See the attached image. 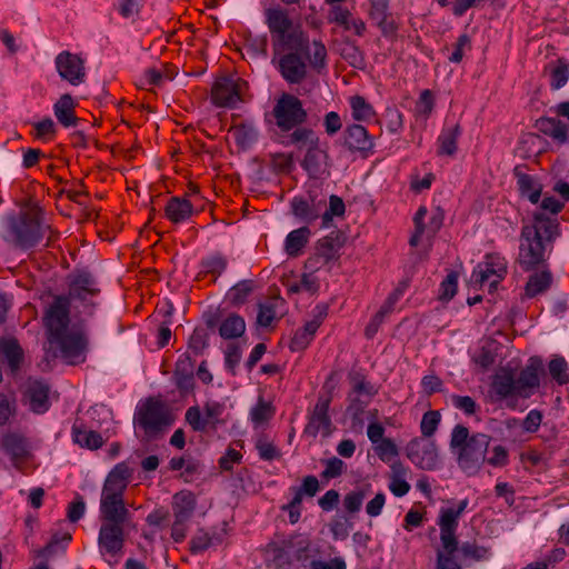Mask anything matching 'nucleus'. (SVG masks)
Returning <instances> with one entry per match:
<instances>
[{"label":"nucleus","instance_id":"2","mask_svg":"<svg viewBox=\"0 0 569 569\" xmlns=\"http://www.w3.org/2000/svg\"><path fill=\"white\" fill-rule=\"evenodd\" d=\"M559 236V223L542 212L535 213L533 222L521 229L518 261L526 271L546 261V250Z\"/></svg>","mask_w":569,"mask_h":569},{"label":"nucleus","instance_id":"40","mask_svg":"<svg viewBox=\"0 0 569 569\" xmlns=\"http://www.w3.org/2000/svg\"><path fill=\"white\" fill-rule=\"evenodd\" d=\"M551 378L560 386L569 383V366L561 356H555L548 363Z\"/></svg>","mask_w":569,"mask_h":569},{"label":"nucleus","instance_id":"34","mask_svg":"<svg viewBox=\"0 0 569 569\" xmlns=\"http://www.w3.org/2000/svg\"><path fill=\"white\" fill-rule=\"evenodd\" d=\"M72 440L80 447L90 450L99 449L103 445V439L99 432L88 430L87 428L77 423L72 427Z\"/></svg>","mask_w":569,"mask_h":569},{"label":"nucleus","instance_id":"50","mask_svg":"<svg viewBox=\"0 0 569 569\" xmlns=\"http://www.w3.org/2000/svg\"><path fill=\"white\" fill-rule=\"evenodd\" d=\"M372 21L379 28V30L381 31V34L385 38H388L391 40H395L397 38L399 24L395 20L393 16L390 12L381 16L380 18H376Z\"/></svg>","mask_w":569,"mask_h":569},{"label":"nucleus","instance_id":"26","mask_svg":"<svg viewBox=\"0 0 569 569\" xmlns=\"http://www.w3.org/2000/svg\"><path fill=\"white\" fill-rule=\"evenodd\" d=\"M293 540L283 541L282 546L269 545L267 548L268 569H290L292 565L291 548Z\"/></svg>","mask_w":569,"mask_h":569},{"label":"nucleus","instance_id":"51","mask_svg":"<svg viewBox=\"0 0 569 569\" xmlns=\"http://www.w3.org/2000/svg\"><path fill=\"white\" fill-rule=\"evenodd\" d=\"M373 449L378 458L383 462H391L399 455L397 445L390 438L376 443Z\"/></svg>","mask_w":569,"mask_h":569},{"label":"nucleus","instance_id":"53","mask_svg":"<svg viewBox=\"0 0 569 569\" xmlns=\"http://www.w3.org/2000/svg\"><path fill=\"white\" fill-rule=\"evenodd\" d=\"M427 213H428V210L425 206L419 207V209L415 213V217H413L415 232L409 240V244L411 247H417L418 243L420 242L421 236L425 232H428V226L425 224V218H426Z\"/></svg>","mask_w":569,"mask_h":569},{"label":"nucleus","instance_id":"13","mask_svg":"<svg viewBox=\"0 0 569 569\" xmlns=\"http://www.w3.org/2000/svg\"><path fill=\"white\" fill-rule=\"evenodd\" d=\"M248 90L247 81L239 77L218 78L211 89L212 103L220 108L234 109L244 101V93Z\"/></svg>","mask_w":569,"mask_h":569},{"label":"nucleus","instance_id":"24","mask_svg":"<svg viewBox=\"0 0 569 569\" xmlns=\"http://www.w3.org/2000/svg\"><path fill=\"white\" fill-rule=\"evenodd\" d=\"M513 177L522 197H527L531 203H538L541 196V186L537 179L526 172V166H516Z\"/></svg>","mask_w":569,"mask_h":569},{"label":"nucleus","instance_id":"55","mask_svg":"<svg viewBox=\"0 0 569 569\" xmlns=\"http://www.w3.org/2000/svg\"><path fill=\"white\" fill-rule=\"evenodd\" d=\"M458 290V274L455 271H451L447 274V277L442 280L439 288V299L441 301L451 300Z\"/></svg>","mask_w":569,"mask_h":569},{"label":"nucleus","instance_id":"42","mask_svg":"<svg viewBox=\"0 0 569 569\" xmlns=\"http://www.w3.org/2000/svg\"><path fill=\"white\" fill-rule=\"evenodd\" d=\"M345 211L346 206L343 200L336 194H331L329 198V207H326L321 214V227H329L333 217H342Z\"/></svg>","mask_w":569,"mask_h":569},{"label":"nucleus","instance_id":"15","mask_svg":"<svg viewBox=\"0 0 569 569\" xmlns=\"http://www.w3.org/2000/svg\"><path fill=\"white\" fill-rule=\"evenodd\" d=\"M507 276V261L499 254H487L485 261L478 263L471 274V281L475 284L483 287L489 284V290L496 289L497 286Z\"/></svg>","mask_w":569,"mask_h":569},{"label":"nucleus","instance_id":"39","mask_svg":"<svg viewBox=\"0 0 569 569\" xmlns=\"http://www.w3.org/2000/svg\"><path fill=\"white\" fill-rule=\"evenodd\" d=\"M349 104L351 108L352 118L356 121L367 122L376 116L373 107L362 96L357 94L350 97Z\"/></svg>","mask_w":569,"mask_h":569},{"label":"nucleus","instance_id":"35","mask_svg":"<svg viewBox=\"0 0 569 569\" xmlns=\"http://www.w3.org/2000/svg\"><path fill=\"white\" fill-rule=\"evenodd\" d=\"M552 283V274L549 270H542L529 276L525 287V292L528 298H535L540 293L546 292Z\"/></svg>","mask_w":569,"mask_h":569},{"label":"nucleus","instance_id":"1","mask_svg":"<svg viewBox=\"0 0 569 569\" xmlns=\"http://www.w3.org/2000/svg\"><path fill=\"white\" fill-rule=\"evenodd\" d=\"M70 297L53 296L43 313L48 340L56 346L61 358L71 366L83 363L89 351L88 328L83 320L70 327Z\"/></svg>","mask_w":569,"mask_h":569},{"label":"nucleus","instance_id":"9","mask_svg":"<svg viewBox=\"0 0 569 569\" xmlns=\"http://www.w3.org/2000/svg\"><path fill=\"white\" fill-rule=\"evenodd\" d=\"M268 121L273 122L283 136H289L308 119L307 110L303 108L302 101L291 93H282L277 100L269 114H266Z\"/></svg>","mask_w":569,"mask_h":569},{"label":"nucleus","instance_id":"62","mask_svg":"<svg viewBox=\"0 0 569 569\" xmlns=\"http://www.w3.org/2000/svg\"><path fill=\"white\" fill-rule=\"evenodd\" d=\"M277 317L276 302L259 305L257 322L261 327H269Z\"/></svg>","mask_w":569,"mask_h":569},{"label":"nucleus","instance_id":"20","mask_svg":"<svg viewBox=\"0 0 569 569\" xmlns=\"http://www.w3.org/2000/svg\"><path fill=\"white\" fill-rule=\"evenodd\" d=\"M290 204L295 217L306 223H312L321 218L326 208V199L323 196L309 193L307 197H295Z\"/></svg>","mask_w":569,"mask_h":569},{"label":"nucleus","instance_id":"60","mask_svg":"<svg viewBox=\"0 0 569 569\" xmlns=\"http://www.w3.org/2000/svg\"><path fill=\"white\" fill-rule=\"evenodd\" d=\"M471 50V40L468 34L463 33L458 37L457 42L453 44V51L448 57L452 63H460L466 51Z\"/></svg>","mask_w":569,"mask_h":569},{"label":"nucleus","instance_id":"28","mask_svg":"<svg viewBox=\"0 0 569 569\" xmlns=\"http://www.w3.org/2000/svg\"><path fill=\"white\" fill-rule=\"evenodd\" d=\"M100 289L97 287L96 279L91 273L81 271L74 276L69 286V293L67 297L81 298L83 295H91L97 297Z\"/></svg>","mask_w":569,"mask_h":569},{"label":"nucleus","instance_id":"12","mask_svg":"<svg viewBox=\"0 0 569 569\" xmlns=\"http://www.w3.org/2000/svg\"><path fill=\"white\" fill-rule=\"evenodd\" d=\"M468 505L469 500L466 498L458 502L457 508H442L440 510L438 526L440 528L442 550H438L437 553L455 558V552L460 549L458 547L456 531L459 525V518L465 512Z\"/></svg>","mask_w":569,"mask_h":569},{"label":"nucleus","instance_id":"31","mask_svg":"<svg viewBox=\"0 0 569 569\" xmlns=\"http://www.w3.org/2000/svg\"><path fill=\"white\" fill-rule=\"evenodd\" d=\"M74 108L73 98L69 93L62 94L53 106L54 116L59 123L66 128L77 127L79 118L74 114Z\"/></svg>","mask_w":569,"mask_h":569},{"label":"nucleus","instance_id":"49","mask_svg":"<svg viewBox=\"0 0 569 569\" xmlns=\"http://www.w3.org/2000/svg\"><path fill=\"white\" fill-rule=\"evenodd\" d=\"M441 416L437 410H429L423 413L420 421L421 438H430L435 435L440 423Z\"/></svg>","mask_w":569,"mask_h":569},{"label":"nucleus","instance_id":"36","mask_svg":"<svg viewBox=\"0 0 569 569\" xmlns=\"http://www.w3.org/2000/svg\"><path fill=\"white\" fill-rule=\"evenodd\" d=\"M536 128L559 142H566L567 126L556 118L541 117L536 121Z\"/></svg>","mask_w":569,"mask_h":569},{"label":"nucleus","instance_id":"21","mask_svg":"<svg viewBox=\"0 0 569 569\" xmlns=\"http://www.w3.org/2000/svg\"><path fill=\"white\" fill-rule=\"evenodd\" d=\"M59 76L72 86H79L84 81L86 72L83 61L69 51L60 52L54 60Z\"/></svg>","mask_w":569,"mask_h":569},{"label":"nucleus","instance_id":"18","mask_svg":"<svg viewBox=\"0 0 569 569\" xmlns=\"http://www.w3.org/2000/svg\"><path fill=\"white\" fill-rule=\"evenodd\" d=\"M343 146L352 153L368 158L375 152V138L368 130L358 123L349 124L342 132Z\"/></svg>","mask_w":569,"mask_h":569},{"label":"nucleus","instance_id":"58","mask_svg":"<svg viewBox=\"0 0 569 569\" xmlns=\"http://www.w3.org/2000/svg\"><path fill=\"white\" fill-rule=\"evenodd\" d=\"M322 463L325 469L321 472V477L328 480L340 477L346 470V463L337 457L322 460Z\"/></svg>","mask_w":569,"mask_h":569},{"label":"nucleus","instance_id":"5","mask_svg":"<svg viewBox=\"0 0 569 569\" xmlns=\"http://www.w3.org/2000/svg\"><path fill=\"white\" fill-rule=\"evenodd\" d=\"M6 240L19 249L37 246L49 226L43 224V211L38 206H30L18 214L7 218Z\"/></svg>","mask_w":569,"mask_h":569},{"label":"nucleus","instance_id":"23","mask_svg":"<svg viewBox=\"0 0 569 569\" xmlns=\"http://www.w3.org/2000/svg\"><path fill=\"white\" fill-rule=\"evenodd\" d=\"M173 379L182 396L191 393L194 388V361L189 356H182L176 363Z\"/></svg>","mask_w":569,"mask_h":569},{"label":"nucleus","instance_id":"25","mask_svg":"<svg viewBox=\"0 0 569 569\" xmlns=\"http://www.w3.org/2000/svg\"><path fill=\"white\" fill-rule=\"evenodd\" d=\"M491 388L500 400L517 397V386L513 370L509 368H501L493 376Z\"/></svg>","mask_w":569,"mask_h":569},{"label":"nucleus","instance_id":"30","mask_svg":"<svg viewBox=\"0 0 569 569\" xmlns=\"http://www.w3.org/2000/svg\"><path fill=\"white\" fill-rule=\"evenodd\" d=\"M0 353L8 362L10 371L16 373L24 358V352L19 341L13 337L0 339Z\"/></svg>","mask_w":569,"mask_h":569},{"label":"nucleus","instance_id":"38","mask_svg":"<svg viewBox=\"0 0 569 569\" xmlns=\"http://www.w3.org/2000/svg\"><path fill=\"white\" fill-rule=\"evenodd\" d=\"M246 331V322L238 315L228 316L219 326V335L223 339H234L241 337Z\"/></svg>","mask_w":569,"mask_h":569},{"label":"nucleus","instance_id":"19","mask_svg":"<svg viewBox=\"0 0 569 569\" xmlns=\"http://www.w3.org/2000/svg\"><path fill=\"white\" fill-rule=\"evenodd\" d=\"M543 372L542 361L531 357L516 378L517 398L528 399L540 387V375Z\"/></svg>","mask_w":569,"mask_h":569},{"label":"nucleus","instance_id":"11","mask_svg":"<svg viewBox=\"0 0 569 569\" xmlns=\"http://www.w3.org/2000/svg\"><path fill=\"white\" fill-rule=\"evenodd\" d=\"M346 241V236L340 230H333L329 234L319 239L315 246V251L305 261V269L310 273L328 268L340 257V250Z\"/></svg>","mask_w":569,"mask_h":569},{"label":"nucleus","instance_id":"61","mask_svg":"<svg viewBox=\"0 0 569 569\" xmlns=\"http://www.w3.org/2000/svg\"><path fill=\"white\" fill-rule=\"evenodd\" d=\"M256 448L258 450L259 457L264 461H271L278 459L281 456L277 447L264 438L257 440Z\"/></svg>","mask_w":569,"mask_h":569},{"label":"nucleus","instance_id":"4","mask_svg":"<svg viewBox=\"0 0 569 569\" xmlns=\"http://www.w3.org/2000/svg\"><path fill=\"white\" fill-rule=\"evenodd\" d=\"M491 437L486 433H473L462 425H457L451 432L450 449L457 455V461L468 476L476 475L486 461V453Z\"/></svg>","mask_w":569,"mask_h":569},{"label":"nucleus","instance_id":"41","mask_svg":"<svg viewBox=\"0 0 569 569\" xmlns=\"http://www.w3.org/2000/svg\"><path fill=\"white\" fill-rule=\"evenodd\" d=\"M252 280H242L234 284L227 293V299L233 306L243 305L253 290Z\"/></svg>","mask_w":569,"mask_h":569},{"label":"nucleus","instance_id":"54","mask_svg":"<svg viewBox=\"0 0 569 569\" xmlns=\"http://www.w3.org/2000/svg\"><path fill=\"white\" fill-rule=\"evenodd\" d=\"M328 315V306L318 305L313 309V318L306 322V325L301 328L308 336L312 339L315 338L316 332L319 327L322 325L323 320Z\"/></svg>","mask_w":569,"mask_h":569},{"label":"nucleus","instance_id":"7","mask_svg":"<svg viewBox=\"0 0 569 569\" xmlns=\"http://www.w3.org/2000/svg\"><path fill=\"white\" fill-rule=\"evenodd\" d=\"M133 420L143 431V437L153 440L161 437L173 423L174 416L163 400L150 397L137 408Z\"/></svg>","mask_w":569,"mask_h":569},{"label":"nucleus","instance_id":"27","mask_svg":"<svg viewBox=\"0 0 569 569\" xmlns=\"http://www.w3.org/2000/svg\"><path fill=\"white\" fill-rule=\"evenodd\" d=\"M197 507L196 496L189 490H181L172 497V510L174 519L189 521Z\"/></svg>","mask_w":569,"mask_h":569},{"label":"nucleus","instance_id":"59","mask_svg":"<svg viewBox=\"0 0 569 569\" xmlns=\"http://www.w3.org/2000/svg\"><path fill=\"white\" fill-rule=\"evenodd\" d=\"M213 543V538L202 530L196 533L189 541V550L191 553L197 555L206 551Z\"/></svg>","mask_w":569,"mask_h":569},{"label":"nucleus","instance_id":"48","mask_svg":"<svg viewBox=\"0 0 569 569\" xmlns=\"http://www.w3.org/2000/svg\"><path fill=\"white\" fill-rule=\"evenodd\" d=\"M209 346V332L204 327H197L189 338L188 347L194 355H201Z\"/></svg>","mask_w":569,"mask_h":569},{"label":"nucleus","instance_id":"8","mask_svg":"<svg viewBox=\"0 0 569 569\" xmlns=\"http://www.w3.org/2000/svg\"><path fill=\"white\" fill-rule=\"evenodd\" d=\"M300 44H291L280 51H273L272 63L276 64L282 79L289 84H300L308 76L307 57L309 37L302 38Z\"/></svg>","mask_w":569,"mask_h":569},{"label":"nucleus","instance_id":"52","mask_svg":"<svg viewBox=\"0 0 569 569\" xmlns=\"http://www.w3.org/2000/svg\"><path fill=\"white\" fill-rule=\"evenodd\" d=\"M202 271L213 276L217 279L227 268V260L221 254L210 256L201 261Z\"/></svg>","mask_w":569,"mask_h":569},{"label":"nucleus","instance_id":"44","mask_svg":"<svg viewBox=\"0 0 569 569\" xmlns=\"http://www.w3.org/2000/svg\"><path fill=\"white\" fill-rule=\"evenodd\" d=\"M307 61H309L310 66L318 71L326 67L327 49L321 41L313 40L312 47L309 46Z\"/></svg>","mask_w":569,"mask_h":569},{"label":"nucleus","instance_id":"10","mask_svg":"<svg viewBox=\"0 0 569 569\" xmlns=\"http://www.w3.org/2000/svg\"><path fill=\"white\" fill-rule=\"evenodd\" d=\"M266 20L271 34L272 51H280L286 47L298 46L301 39L308 37L299 27H295L286 10L269 8L266 10Z\"/></svg>","mask_w":569,"mask_h":569},{"label":"nucleus","instance_id":"64","mask_svg":"<svg viewBox=\"0 0 569 569\" xmlns=\"http://www.w3.org/2000/svg\"><path fill=\"white\" fill-rule=\"evenodd\" d=\"M386 118H387V130L390 133L395 134L402 130L403 114L398 109H387Z\"/></svg>","mask_w":569,"mask_h":569},{"label":"nucleus","instance_id":"3","mask_svg":"<svg viewBox=\"0 0 569 569\" xmlns=\"http://www.w3.org/2000/svg\"><path fill=\"white\" fill-rule=\"evenodd\" d=\"M133 470L124 461L117 463L108 473L102 486L100 499V518L104 523L126 525L130 511L124 505V491Z\"/></svg>","mask_w":569,"mask_h":569},{"label":"nucleus","instance_id":"14","mask_svg":"<svg viewBox=\"0 0 569 569\" xmlns=\"http://www.w3.org/2000/svg\"><path fill=\"white\" fill-rule=\"evenodd\" d=\"M333 373H331L323 385L326 393H320L317 402L309 415V421L306 427V432L316 437L319 432L328 436L331 432V418L329 416V408L332 401V390L335 385L332 383Z\"/></svg>","mask_w":569,"mask_h":569},{"label":"nucleus","instance_id":"6","mask_svg":"<svg viewBox=\"0 0 569 569\" xmlns=\"http://www.w3.org/2000/svg\"><path fill=\"white\" fill-rule=\"evenodd\" d=\"M282 141L284 146H296L297 148H307L306 156L302 160V168L313 178H320L328 173L329 156L319 144V138L315 131L309 128H298Z\"/></svg>","mask_w":569,"mask_h":569},{"label":"nucleus","instance_id":"16","mask_svg":"<svg viewBox=\"0 0 569 569\" xmlns=\"http://www.w3.org/2000/svg\"><path fill=\"white\" fill-rule=\"evenodd\" d=\"M407 458L419 469L433 470L439 465L438 449L435 441L416 437L406 447Z\"/></svg>","mask_w":569,"mask_h":569},{"label":"nucleus","instance_id":"32","mask_svg":"<svg viewBox=\"0 0 569 569\" xmlns=\"http://www.w3.org/2000/svg\"><path fill=\"white\" fill-rule=\"evenodd\" d=\"M461 136L459 123L445 126L437 139L439 156H453L457 151V141Z\"/></svg>","mask_w":569,"mask_h":569},{"label":"nucleus","instance_id":"17","mask_svg":"<svg viewBox=\"0 0 569 569\" xmlns=\"http://www.w3.org/2000/svg\"><path fill=\"white\" fill-rule=\"evenodd\" d=\"M124 526L121 523H104L102 522L98 546L102 556L109 557V560L117 561L123 553L124 547Z\"/></svg>","mask_w":569,"mask_h":569},{"label":"nucleus","instance_id":"37","mask_svg":"<svg viewBox=\"0 0 569 569\" xmlns=\"http://www.w3.org/2000/svg\"><path fill=\"white\" fill-rule=\"evenodd\" d=\"M49 388L47 385L34 381L29 386L28 396L30 399L31 409L37 413H42L48 410Z\"/></svg>","mask_w":569,"mask_h":569},{"label":"nucleus","instance_id":"43","mask_svg":"<svg viewBox=\"0 0 569 569\" xmlns=\"http://www.w3.org/2000/svg\"><path fill=\"white\" fill-rule=\"evenodd\" d=\"M273 415L274 407L262 397H259L256 406L250 411L251 420L257 426L267 422L273 417Z\"/></svg>","mask_w":569,"mask_h":569},{"label":"nucleus","instance_id":"63","mask_svg":"<svg viewBox=\"0 0 569 569\" xmlns=\"http://www.w3.org/2000/svg\"><path fill=\"white\" fill-rule=\"evenodd\" d=\"M341 57L352 67L360 68L365 58L361 50L355 44H347L341 51Z\"/></svg>","mask_w":569,"mask_h":569},{"label":"nucleus","instance_id":"45","mask_svg":"<svg viewBox=\"0 0 569 569\" xmlns=\"http://www.w3.org/2000/svg\"><path fill=\"white\" fill-rule=\"evenodd\" d=\"M204 420L207 422L208 429H216L218 425H222L223 420L221 419L222 413L224 412V405L217 401H208L204 403Z\"/></svg>","mask_w":569,"mask_h":569},{"label":"nucleus","instance_id":"56","mask_svg":"<svg viewBox=\"0 0 569 569\" xmlns=\"http://www.w3.org/2000/svg\"><path fill=\"white\" fill-rule=\"evenodd\" d=\"M351 12L342 7L341 4L338 6H331L329 13H328V20L329 22H335L339 26H341L345 30H351L350 24V18Z\"/></svg>","mask_w":569,"mask_h":569},{"label":"nucleus","instance_id":"57","mask_svg":"<svg viewBox=\"0 0 569 569\" xmlns=\"http://www.w3.org/2000/svg\"><path fill=\"white\" fill-rule=\"evenodd\" d=\"M184 419L193 431L203 432L208 430L204 415L201 413V410L198 406L188 408L184 415Z\"/></svg>","mask_w":569,"mask_h":569},{"label":"nucleus","instance_id":"46","mask_svg":"<svg viewBox=\"0 0 569 569\" xmlns=\"http://www.w3.org/2000/svg\"><path fill=\"white\" fill-rule=\"evenodd\" d=\"M569 79V64L559 59L550 73V87L552 90L562 88Z\"/></svg>","mask_w":569,"mask_h":569},{"label":"nucleus","instance_id":"22","mask_svg":"<svg viewBox=\"0 0 569 569\" xmlns=\"http://www.w3.org/2000/svg\"><path fill=\"white\" fill-rule=\"evenodd\" d=\"M0 448L10 457L11 462L18 470L30 457L29 443L26 437L17 432H8L0 438Z\"/></svg>","mask_w":569,"mask_h":569},{"label":"nucleus","instance_id":"33","mask_svg":"<svg viewBox=\"0 0 569 569\" xmlns=\"http://www.w3.org/2000/svg\"><path fill=\"white\" fill-rule=\"evenodd\" d=\"M311 231L303 226L290 231L284 241V251L289 257H299L309 242Z\"/></svg>","mask_w":569,"mask_h":569},{"label":"nucleus","instance_id":"29","mask_svg":"<svg viewBox=\"0 0 569 569\" xmlns=\"http://www.w3.org/2000/svg\"><path fill=\"white\" fill-rule=\"evenodd\" d=\"M193 214V206L187 198L171 197L166 207L164 216L172 223H181Z\"/></svg>","mask_w":569,"mask_h":569},{"label":"nucleus","instance_id":"47","mask_svg":"<svg viewBox=\"0 0 569 569\" xmlns=\"http://www.w3.org/2000/svg\"><path fill=\"white\" fill-rule=\"evenodd\" d=\"M435 108V96L431 90L425 89L421 91L418 101L416 102L415 112L417 117L427 120Z\"/></svg>","mask_w":569,"mask_h":569}]
</instances>
